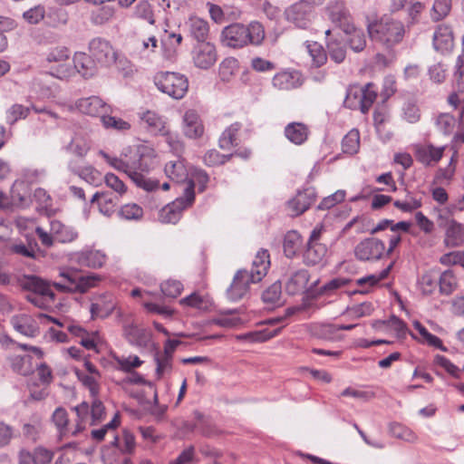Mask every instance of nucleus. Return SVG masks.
I'll return each instance as SVG.
<instances>
[{"mask_svg": "<svg viewBox=\"0 0 464 464\" xmlns=\"http://www.w3.org/2000/svg\"><path fill=\"white\" fill-rule=\"evenodd\" d=\"M309 281V273L305 269H299L294 272L285 284L286 292L295 295L306 288Z\"/></svg>", "mask_w": 464, "mask_h": 464, "instance_id": "obj_29", "label": "nucleus"}, {"mask_svg": "<svg viewBox=\"0 0 464 464\" xmlns=\"http://www.w3.org/2000/svg\"><path fill=\"white\" fill-rule=\"evenodd\" d=\"M309 135L308 127L302 122H291L285 127V136L295 144L302 145L306 141Z\"/></svg>", "mask_w": 464, "mask_h": 464, "instance_id": "obj_28", "label": "nucleus"}, {"mask_svg": "<svg viewBox=\"0 0 464 464\" xmlns=\"http://www.w3.org/2000/svg\"><path fill=\"white\" fill-rule=\"evenodd\" d=\"M101 121L104 128L106 129H113L116 130H126L130 128L129 122L123 121L122 119L112 117L108 115L107 113L102 114L101 118Z\"/></svg>", "mask_w": 464, "mask_h": 464, "instance_id": "obj_62", "label": "nucleus"}, {"mask_svg": "<svg viewBox=\"0 0 464 464\" xmlns=\"http://www.w3.org/2000/svg\"><path fill=\"white\" fill-rule=\"evenodd\" d=\"M238 67V62L233 57L224 59L219 64L218 73L222 82H229Z\"/></svg>", "mask_w": 464, "mask_h": 464, "instance_id": "obj_51", "label": "nucleus"}, {"mask_svg": "<svg viewBox=\"0 0 464 464\" xmlns=\"http://www.w3.org/2000/svg\"><path fill=\"white\" fill-rule=\"evenodd\" d=\"M264 39V26L257 21H252L248 24L233 23L221 32L223 45L234 49H240L249 44L260 45Z\"/></svg>", "mask_w": 464, "mask_h": 464, "instance_id": "obj_2", "label": "nucleus"}, {"mask_svg": "<svg viewBox=\"0 0 464 464\" xmlns=\"http://www.w3.org/2000/svg\"><path fill=\"white\" fill-rule=\"evenodd\" d=\"M124 334L130 343L138 347H147L150 342V333L135 324H126Z\"/></svg>", "mask_w": 464, "mask_h": 464, "instance_id": "obj_25", "label": "nucleus"}, {"mask_svg": "<svg viewBox=\"0 0 464 464\" xmlns=\"http://www.w3.org/2000/svg\"><path fill=\"white\" fill-rule=\"evenodd\" d=\"M183 289L181 282L178 280H167L160 284V290L164 296L169 298H177Z\"/></svg>", "mask_w": 464, "mask_h": 464, "instance_id": "obj_60", "label": "nucleus"}, {"mask_svg": "<svg viewBox=\"0 0 464 464\" xmlns=\"http://www.w3.org/2000/svg\"><path fill=\"white\" fill-rule=\"evenodd\" d=\"M453 77L459 91H464V34L462 37V54L459 55L454 66Z\"/></svg>", "mask_w": 464, "mask_h": 464, "instance_id": "obj_61", "label": "nucleus"}, {"mask_svg": "<svg viewBox=\"0 0 464 464\" xmlns=\"http://www.w3.org/2000/svg\"><path fill=\"white\" fill-rule=\"evenodd\" d=\"M183 131L189 139H197L204 132V127L194 111H188L183 117Z\"/></svg>", "mask_w": 464, "mask_h": 464, "instance_id": "obj_24", "label": "nucleus"}, {"mask_svg": "<svg viewBox=\"0 0 464 464\" xmlns=\"http://www.w3.org/2000/svg\"><path fill=\"white\" fill-rule=\"evenodd\" d=\"M76 106L82 113L100 119L110 111V106L98 96L80 99L76 102Z\"/></svg>", "mask_w": 464, "mask_h": 464, "instance_id": "obj_19", "label": "nucleus"}, {"mask_svg": "<svg viewBox=\"0 0 464 464\" xmlns=\"http://www.w3.org/2000/svg\"><path fill=\"white\" fill-rule=\"evenodd\" d=\"M141 120L147 124L149 130L155 135L169 136V131L162 117L156 112L147 111L141 116Z\"/></svg>", "mask_w": 464, "mask_h": 464, "instance_id": "obj_31", "label": "nucleus"}, {"mask_svg": "<svg viewBox=\"0 0 464 464\" xmlns=\"http://www.w3.org/2000/svg\"><path fill=\"white\" fill-rule=\"evenodd\" d=\"M195 201L194 183L189 181L183 191V196L166 205L159 212V220L164 224H177L182 217L184 209Z\"/></svg>", "mask_w": 464, "mask_h": 464, "instance_id": "obj_8", "label": "nucleus"}, {"mask_svg": "<svg viewBox=\"0 0 464 464\" xmlns=\"http://www.w3.org/2000/svg\"><path fill=\"white\" fill-rule=\"evenodd\" d=\"M327 53L334 63H341L346 57V48L343 41L337 38L329 39L326 43Z\"/></svg>", "mask_w": 464, "mask_h": 464, "instance_id": "obj_39", "label": "nucleus"}, {"mask_svg": "<svg viewBox=\"0 0 464 464\" xmlns=\"http://www.w3.org/2000/svg\"><path fill=\"white\" fill-rule=\"evenodd\" d=\"M395 208L405 213H411L422 206L421 198H415L411 192L407 191L404 200H395L393 202Z\"/></svg>", "mask_w": 464, "mask_h": 464, "instance_id": "obj_49", "label": "nucleus"}, {"mask_svg": "<svg viewBox=\"0 0 464 464\" xmlns=\"http://www.w3.org/2000/svg\"><path fill=\"white\" fill-rule=\"evenodd\" d=\"M58 281L52 283L53 286L61 293H81L87 292L94 287L102 280L101 276L89 273L81 275L80 272L72 268H64L59 272Z\"/></svg>", "mask_w": 464, "mask_h": 464, "instance_id": "obj_4", "label": "nucleus"}, {"mask_svg": "<svg viewBox=\"0 0 464 464\" xmlns=\"http://www.w3.org/2000/svg\"><path fill=\"white\" fill-rule=\"evenodd\" d=\"M50 227L54 240L61 243H71L78 237V232L73 227L66 226L59 220H53Z\"/></svg>", "mask_w": 464, "mask_h": 464, "instance_id": "obj_26", "label": "nucleus"}, {"mask_svg": "<svg viewBox=\"0 0 464 464\" xmlns=\"http://www.w3.org/2000/svg\"><path fill=\"white\" fill-rule=\"evenodd\" d=\"M49 69L51 75L61 80L68 79L74 73L73 67L68 62L56 63L50 65Z\"/></svg>", "mask_w": 464, "mask_h": 464, "instance_id": "obj_58", "label": "nucleus"}, {"mask_svg": "<svg viewBox=\"0 0 464 464\" xmlns=\"http://www.w3.org/2000/svg\"><path fill=\"white\" fill-rule=\"evenodd\" d=\"M156 154L153 149L141 146L129 160L130 179L146 191H153L160 187L158 179H147L146 174L153 168Z\"/></svg>", "mask_w": 464, "mask_h": 464, "instance_id": "obj_3", "label": "nucleus"}, {"mask_svg": "<svg viewBox=\"0 0 464 464\" xmlns=\"http://www.w3.org/2000/svg\"><path fill=\"white\" fill-rule=\"evenodd\" d=\"M377 98L374 84L367 83L360 91H347L344 106L354 110L359 108L362 113H367Z\"/></svg>", "mask_w": 464, "mask_h": 464, "instance_id": "obj_9", "label": "nucleus"}, {"mask_svg": "<svg viewBox=\"0 0 464 464\" xmlns=\"http://www.w3.org/2000/svg\"><path fill=\"white\" fill-rule=\"evenodd\" d=\"M52 419L62 436L72 434V430L68 428V413L63 408H57L53 413Z\"/></svg>", "mask_w": 464, "mask_h": 464, "instance_id": "obj_47", "label": "nucleus"}, {"mask_svg": "<svg viewBox=\"0 0 464 464\" xmlns=\"http://www.w3.org/2000/svg\"><path fill=\"white\" fill-rule=\"evenodd\" d=\"M242 128L239 122H234L228 126L221 134L218 140V145L221 150H230L239 144L238 132Z\"/></svg>", "mask_w": 464, "mask_h": 464, "instance_id": "obj_34", "label": "nucleus"}, {"mask_svg": "<svg viewBox=\"0 0 464 464\" xmlns=\"http://www.w3.org/2000/svg\"><path fill=\"white\" fill-rule=\"evenodd\" d=\"M69 169L73 174L77 175L89 184L96 185L100 181L101 173L92 165L76 168L70 164Z\"/></svg>", "mask_w": 464, "mask_h": 464, "instance_id": "obj_40", "label": "nucleus"}, {"mask_svg": "<svg viewBox=\"0 0 464 464\" xmlns=\"http://www.w3.org/2000/svg\"><path fill=\"white\" fill-rule=\"evenodd\" d=\"M18 283L23 289L32 292L27 295V300L41 309H46L55 299L50 285L36 276H23Z\"/></svg>", "mask_w": 464, "mask_h": 464, "instance_id": "obj_6", "label": "nucleus"}, {"mask_svg": "<svg viewBox=\"0 0 464 464\" xmlns=\"http://www.w3.org/2000/svg\"><path fill=\"white\" fill-rule=\"evenodd\" d=\"M70 57V51L66 47H55L48 52L46 54V62L52 65L56 63L68 62Z\"/></svg>", "mask_w": 464, "mask_h": 464, "instance_id": "obj_63", "label": "nucleus"}, {"mask_svg": "<svg viewBox=\"0 0 464 464\" xmlns=\"http://www.w3.org/2000/svg\"><path fill=\"white\" fill-rule=\"evenodd\" d=\"M451 9V0H435L430 16L433 21H440L446 17Z\"/></svg>", "mask_w": 464, "mask_h": 464, "instance_id": "obj_54", "label": "nucleus"}, {"mask_svg": "<svg viewBox=\"0 0 464 464\" xmlns=\"http://www.w3.org/2000/svg\"><path fill=\"white\" fill-rule=\"evenodd\" d=\"M282 295V286L279 281L273 283L262 294V300L266 304H276Z\"/></svg>", "mask_w": 464, "mask_h": 464, "instance_id": "obj_53", "label": "nucleus"}, {"mask_svg": "<svg viewBox=\"0 0 464 464\" xmlns=\"http://www.w3.org/2000/svg\"><path fill=\"white\" fill-rule=\"evenodd\" d=\"M30 355H14L10 358L11 367L14 372L27 376L34 372V366Z\"/></svg>", "mask_w": 464, "mask_h": 464, "instance_id": "obj_38", "label": "nucleus"}, {"mask_svg": "<svg viewBox=\"0 0 464 464\" xmlns=\"http://www.w3.org/2000/svg\"><path fill=\"white\" fill-rule=\"evenodd\" d=\"M119 216L126 220H139L143 216V209L135 203L126 204L121 208Z\"/></svg>", "mask_w": 464, "mask_h": 464, "instance_id": "obj_55", "label": "nucleus"}, {"mask_svg": "<svg viewBox=\"0 0 464 464\" xmlns=\"http://www.w3.org/2000/svg\"><path fill=\"white\" fill-rule=\"evenodd\" d=\"M306 49L312 59L313 65L321 67L326 63L327 53L320 44L317 42H307Z\"/></svg>", "mask_w": 464, "mask_h": 464, "instance_id": "obj_42", "label": "nucleus"}, {"mask_svg": "<svg viewBox=\"0 0 464 464\" xmlns=\"http://www.w3.org/2000/svg\"><path fill=\"white\" fill-rule=\"evenodd\" d=\"M70 259L81 266L98 269L104 266L107 256L102 250L85 247L81 251L72 253Z\"/></svg>", "mask_w": 464, "mask_h": 464, "instance_id": "obj_13", "label": "nucleus"}, {"mask_svg": "<svg viewBox=\"0 0 464 464\" xmlns=\"http://www.w3.org/2000/svg\"><path fill=\"white\" fill-rule=\"evenodd\" d=\"M304 244L301 234L296 230L287 231L284 237L283 249L287 258H293L300 251Z\"/></svg>", "mask_w": 464, "mask_h": 464, "instance_id": "obj_30", "label": "nucleus"}, {"mask_svg": "<svg viewBox=\"0 0 464 464\" xmlns=\"http://www.w3.org/2000/svg\"><path fill=\"white\" fill-rule=\"evenodd\" d=\"M433 47L441 53H450L454 48V36L451 27L448 24H439L433 34Z\"/></svg>", "mask_w": 464, "mask_h": 464, "instance_id": "obj_17", "label": "nucleus"}, {"mask_svg": "<svg viewBox=\"0 0 464 464\" xmlns=\"http://www.w3.org/2000/svg\"><path fill=\"white\" fill-rule=\"evenodd\" d=\"M89 51L92 57L102 66H110L116 61L114 49L104 38H93L89 44Z\"/></svg>", "mask_w": 464, "mask_h": 464, "instance_id": "obj_11", "label": "nucleus"}, {"mask_svg": "<svg viewBox=\"0 0 464 464\" xmlns=\"http://www.w3.org/2000/svg\"><path fill=\"white\" fill-rule=\"evenodd\" d=\"M329 19L338 25L343 32H350L353 29L351 15L343 1L330 2L326 7Z\"/></svg>", "mask_w": 464, "mask_h": 464, "instance_id": "obj_15", "label": "nucleus"}, {"mask_svg": "<svg viewBox=\"0 0 464 464\" xmlns=\"http://www.w3.org/2000/svg\"><path fill=\"white\" fill-rule=\"evenodd\" d=\"M313 8L304 2H297L285 10V17L288 22L296 27L307 28L311 23Z\"/></svg>", "mask_w": 464, "mask_h": 464, "instance_id": "obj_16", "label": "nucleus"}, {"mask_svg": "<svg viewBox=\"0 0 464 464\" xmlns=\"http://www.w3.org/2000/svg\"><path fill=\"white\" fill-rule=\"evenodd\" d=\"M385 251L384 243L376 238L369 237L361 241L354 248V255L361 261L378 260Z\"/></svg>", "mask_w": 464, "mask_h": 464, "instance_id": "obj_12", "label": "nucleus"}, {"mask_svg": "<svg viewBox=\"0 0 464 464\" xmlns=\"http://www.w3.org/2000/svg\"><path fill=\"white\" fill-rule=\"evenodd\" d=\"M115 303L111 295H100L96 302L92 303L90 307L91 318H107L115 309Z\"/></svg>", "mask_w": 464, "mask_h": 464, "instance_id": "obj_22", "label": "nucleus"}, {"mask_svg": "<svg viewBox=\"0 0 464 464\" xmlns=\"http://www.w3.org/2000/svg\"><path fill=\"white\" fill-rule=\"evenodd\" d=\"M31 107L23 104L14 103L5 111V121L10 126L14 125L19 120H24L28 117Z\"/></svg>", "mask_w": 464, "mask_h": 464, "instance_id": "obj_41", "label": "nucleus"}, {"mask_svg": "<svg viewBox=\"0 0 464 464\" xmlns=\"http://www.w3.org/2000/svg\"><path fill=\"white\" fill-rule=\"evenodd\" d=\"M49 69L51 75L61 80L68 79L74 73L73 67L68 62L56 63L50 65Z\"/></svg>", "mask_w": 464, "mask_h": 464, "instance_id": "obj_57", "label": "nucleus"}, {"mask_svg": "<svg viewBox=\"0 0 464 464\" xmlns=\"http://www.w3.org/2000/svg\"><path fill=\"white\" fill-rule=\"evenodd\" d=\"M418 284L423 295H431L439 285V276L430 272L425 273L420 277Z\"/></svg>", "mask_w": 464, "mask_h": 464, "instance_id": "obj_50", "label": "nucleus"}, {"mask_svg": "<svg viewBox=\"0 0 464 464\" xmlns=\"http://www.w3.org/2000/svg\"><path fill=\"white\" fill-rule=\"evenodd\" d=\"M154 82L161 92L176 100L183 98L188 89V78L179 72H160L155 75Z\"/></svg>", "mask_w": 464, "mask_h": 464, "instance_id": "obj_7", "label": "nucleus"}, {"mask_svg": "<svg viewBox=\"0 0 464 464\" xmlns=\"http://www.w3.org/2000/svg\"><path fill=\"white\" fill-rule=\"evenodd\" d=\"M413 326L422 337L423 343L441 351H447V348L443 345L441 340L438 336L430 334L419 321H415L413 323Z\"/></svg>", "mask_w": 464, "mask_h": 464, "instance_id": "obj_45", "label": "nucleus"}, {"mask_svg": "<svg viewBox=\"0 0 464 464\" xmlns=\"http://www.w3.org/2000/svg\"><path fill=\"white\" fill-rule=\"evenodd\" d=\"M439 287L442 295H449L453 293L457 287V279L451 271H444L439 276Z\"/></svg>", "mask_w": 464, "mask_h": 464, "instance_id": "obj_48", "label": "nucleus"}, {"mask_svg": "<svg viewBox=\"0 0 464 464\" xmlns=\"http://www.w3.org/2000/svg\"><path fill=\"white\" fill-rule=\"evenodd\" d=\"M134 15L150 24L155 23L152 6L148 1H141L135 6Z\"/></svg>", "mask_w": 464, "mask_h": 464, "instance_id": "obj_56", "label": "nucleus"}, {"mask_svg": "<svg viewBox=\"0 0 464 464\" xmlns=\"http://www.w3.org/2000/svg\"><path fill=\"white\" fill-rule=\"evenodd\" d=\"M10 324L17 333L26 337L33 338L39 334L36 321L29 314H14L10 318Z\"/></svg>", "mask_w": 464, "mask_h": 464, "instance_id": "obj_20", "label": "nucleus"}, {"mask_svg": "<svg viewBox=\"0 0 464 464\" xmlns=\"http://www.w3.org/2000/svg\"><path fill=\"white\" fill-rule=\"evenodd\" d=\"M270 266L269 253L266 249L259 250L252 263L251 268L239 269L234 276L230 286L227 290V296L232 302L245 297L251 284L260 282L266 275Z\"/></svg>", "mask_w": 464, "mask_h": 464, "instance_id": "obj_1", "label": "nucleus"}, {"mask_svg": "<svg viewBox=\"0 0 464 464\" xmlns=\"http://www.w3.org/2000/svg\"><path fill=\"white\" fill-rule=\"evenodd\" d=\"M237 309H227L220 311V316L213 319V324L225 328H234L242 324L239 317L231 316L237 313Z\"/></svg>", "mask_w": 464, "mask_h": 464, "instance_id": "obj_43", "label": "nucleus"}, {"mask_svg": "<svg viewBox=\"0 0 464 464\" xmlns=\"http://www.w3.org/2000/svg\"><path fill=\"white\" fill-rule=\"evenodd\" d=\"M443 148H436L431 144L420 146L416 150V159L425 164L430 165L432 161H439L443 155Z\"/></svg>", "mask_w": 464, "mask_h": 464, "instance_id": "obj_35", "label": "nucleus"}, {"mask_svg": "<svg viewBox=\"0 0 464 464\" xmlns=\"http://www.w3.org/2000/svg\"><path fill=\"white\" fill-rule=\"evenodd\" d=\"M193 61L197 67L208 69L217 62V52L210 43L198 44L193 51Z\"/></svg>", "mask_w": 464, "mask_h": 464, "instance_id": "obj_18", "label": "nucleus"}, {"mask_svg": "<svg viewBox=\"0 0 464 464\" xmlns=\"http://www.w3.org/2000/svg\"><path fill=\"white\" fill-rule=\"evenodd\" d=\"M317 197L313 187L298 190L296 195L286 202L287 209L292 217H297L304 213L315 201Z\"/></svg>", "mask_w": 464, "mask_h": 464, "instance_id": "obj_14", "label": "nucleus"}, {"mask_svg": "<svg viewBox=\"0 0 464 464\" xmlns=\"http://www.w3.org/2000/svg\"><path fill=\"white\" fill-rule=\"evenodd\" d=\"M360 146V135L357 130L349 131L342 140V150L344 153L353 155Z\"/></svg>", "mask_w": 464, "mask_h": 464, "instance_id": "obj_46", "label": "nucleus"}, {"mask_svg": "<svg viewBox=\"0 0 464 464\" xmlns=\"http://www.w3.org/2000/svg\"><path fill=\"white\" fill-rule=\"evenodd\" d=\"M73 410L76 412L77 420L75 428L72 430V435L76 436L85 429L83 422L89 415L90 407L87 402L83 401L81 404L75 406Z\"/></svg>", "mask_w": 464, "mask_h": 464, "instance_id": "obj_52", "label": "nucleus"}, {"mask_svg": "<svg viewBox=\"0 0 464 464\" xmlns=\"http://www.w3.org/2000/svg\"><path fill=\"white\" fill-rule=\"evenodd\" d=\"M402 115L408 122L416 123L420 119V111L415 102L409 100L403 103Z\"/></svg>", "mask_w": 464, "mask_h": 464, "instance_id": "obj_59", "label": "nucleus"}, {"mask_svg": "<svg viewBox=\"0 0 464 464\" xmlns=\"http://www.w3.org/2000/svg\"><path fill=\"white\" fill-rule=\"evenodd\" d=\"M436 125L444 135H450L454 130L456 120L449 113H442L438 117Z\"/></svg>", "mask_w": 464, "mask_h": 464, "instance_id": "obj_64", "label": "nucleus"}, {"mask_svg": "<svg viewBox=\"0 0 464 464\" xmlns=\"http://www.w3.org/2000/svg\"><path fill=\"white\" fill-rule=\"evenodd\" d=\"M323 226H316L311 232L304 253V260L309 266L320 264L327 254V247L320 242L324 232Z\"/></svg>", "mask_w": 464, "mask_h": 464, "instance_id": "obj_10", "label": "nucleus"}, {"mask_svg": "<svg viewBox=\"0 0 464 464\" xmlns=\"http://www.w3.org/2000/svg\"><path fill=\"white\" fill-rule=\"evenodd\" d=\"M73 71L89 79L97 72L95 60L85 53H76L73 56Z\"/></svg>", "mask_w": 464, "mask_h": 464, "instance_id": "obj_21", "label": "nucleus"}, {"mask_svg": "<svg viewBox=\"0 0 464 464\" xmlns=\"http://www.w3.org/2000/svg\"><path fill=\"white\" fill-rule=\"evenodd\" d=\"M186 25L190 36L197 40L198 44L208 43L209 26L206 20L199 17H190Z\"/></svg>", "mask_w": 464, "mask_h": 464, "instance_id": "obj_27", "label": "nucleus"}, {"mask_svg": "<svg viewBox=\"0 0 464 464\" xmlns=\"http://www.w3.org/2000/svg\"><path fill=\"white\" fill-rule=\"evenodd\" d=\"M372 41L380 44L386 50L401 42L404 36V25L397 20L386 19L368 25Z\"/></svg>", "mask_w": 464, "mask_h": 464, "instance_id": "obj_5", "label": "nucleus"}, {"mask_svg": "<svg viewBox=\"0 0 464 464\" xmlns=\"http://www.w3.org/2000/svg\"><path fill=\"white\" fill-rule=\"evenodd\" d=\"M444 244L448 247H458L464 244V225L456 220L445 231Z\"/></svg>", "mask_w": 464, "mask_h": 464, "instance_id": "obj_32", "label": "nucleus"}, {"mask_svg": "<svg viewBox=\"0 0 464 464\" xmlns=\"http://www.w3.org/2000/svg\"><path fill=\"white\" fill-rule=\"evenodd\" d=\"M273 85L279 90H292L302 85L301 74L297 71L281 72L273 78Z\"/></svg>", "mask_w": 464, "mask_h": 464, "instance_id": "obj_23", "label": "nucleus"}, {"mask_svg": "<svg viewBox=\"0 0 464 464\" xmlns=\"http://www.w3.org/2000/svg\"><path fill=\"white\" fill-rule=\"evenodd\" d=\"M166 176L173 182L180 183L188 180V169L184 160L178 159L169 161L164 168Z\"/></svg>", "mask_w": 464, "mask_h": 464, "instance_id": "obj_33", "label": "nucleus"}, {"mask_svg": "<svg viewBox=\"0 0 464 464\" xmlns=\"http://www.w3.org/2000/svg\"><path fill=\"white\" fill-rule=\"evenodd\" d=\"M344 33L349 35L347 43L353 51L359 53L365 48L366 39L362 30L355 28L353 24V29H351L350 32Z\"/></svg>", "mask_w": 464, "mask_h": 464, "instance_id": "obj_44", "label": "nucleus"}, {"mask_svg": "<svg viewBox=\"0 0 464 464\" xmlns=\"http://www.w3.org/2000/svg\"><path fill=\"white\" fill-rule=\"evenodd\" d=\"M283 326H279L274 329L265 328L259 331L249 332L245 334H241L237 336L239 340H246L250 343H262L271 338L278 335L282 330Z\"/></svg>", "mask_w": 464, "mask_h": 464, "instance_id": "obj_37", "label": "nucleus"}, {"mask_svg": "<svg viewBox=\"0 0 464 464\" xmlns=\"http://www.w3.org/2000/svg\"><path fill=\"white\" fill-rule=\"evenodd\" d=\"M90 149V140L82 134H75L65 147L66 151L81 159L87 155Z\"/></svg>", "mask_w": 464, "mask_h": 464, "instance_id": "obj_36", "label": "nucleus"}]
</instances>
